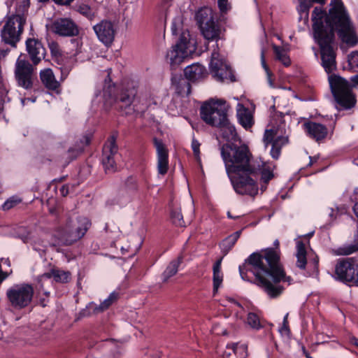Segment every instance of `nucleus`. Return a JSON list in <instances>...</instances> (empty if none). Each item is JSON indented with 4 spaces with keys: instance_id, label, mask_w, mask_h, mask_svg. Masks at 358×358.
I'll list each match as a JSON object with an SVG mask.
<instances>
[{
    "instance_id": "f257e3e1",
    "label": "nucleus",
    "mask_w": 358,
    "mask_h": 358,
    "mask_svg": "<svg viewBox=\"0 0 358 358\" xmlns=\"http://www.w3.org/2000/svg\"><path fill=\"white\" fill-rule=\"evenodd\" d=\"M220 153L227 174L238 194L255 197L259 190L258 179L264 183L260 187L264 192L268 182L274 177L270 166L261 159H254L245 143H224L220 148Z\"/></svg>"
},
{
    "instance_id": "f03ea898",
    "label": "nucleus",
    "mask_w": 358,
    "mask_h": 358,
    "mask_svg": "<svg viewBox=\"0 0 358 358\" xmlns=\"http://www.w3.org/2000/svg\"><path fill=\"white\" fill-rule=\"evenodd\" d=\"M273 245L275 248H266L252 253L238 268L244 280H249L247 273L251 272L255 277V284L271 299L278 297L283 292L285 287L280 285L281 282H287L289 285L292 280L290 276L286 275L280 262L278 240H275Z\"/></svg>"
},
{
    "instance_id": "7ed1b4c3",
    "label": "nucleus",
    "mask_w": 358,
    "mask_h": 358,
    "mask_svg": "<svg viewBox=\"0 0 358 358\" xmlns=\"http://www.w3.org/2000/svg\"><path fill=\"white\" fill-rule=\"evenodd\" d=\"M326 10L315 7L312 13L313 36L320 49L322 65L327 73L336 69V54L333 45L335 40L334 23H331Z\"/></svg>"
},
{
    "instance_id": "20e7f679",
    "label": "nucleus",
    "mask_w": 358,
    "mask_h": 358,
    "mask_svg": "<svg viewBox=\"0 0 358 358\" xmlns=\"http://www.w3.org/2000/svg\"><path fill=\"white\" fill-rule=\"evenodd\" d=\"M334 6L330 8L329 20L334 23V31L336 29L341 41L351 46L358 43V39L353 30L348 14L341 0H333L331 3Z\"/></svg>"
},
{
    "instance_id": "39448f33",
    "label": "nucleus",
    "mask_w": 358,
    "mask_h": 358,
    "mask_svg": "<svg viewBox=\"0 0 358 358\" xmlns=\"http://www.w3.org/2000/svg\"><path fill=\"white\" fill-rule=\"evenodd\" d=\"M92 226L91 220L85 216L76 220L69 218L65 224L57 229L59 239L65 245H71L82 239Z\"/></svg>"
},
{
    "instance_id": "423d86ee",
    "label": "nucleus",
    "mask_w": 358,
    "mask_h": 358,
    "mask_svg": "<svg viewBox=\"0 0 358 358\" xmlns=\"http://www.w3.org/2000/svg\"><path fill=\"white\" fill-rule=\"evenodd\" d=\"M329 83L332 95L341 109L349 110L355 107L357 99L348 80L332 74L329 76Z\"/></svg>"
},
{
    "instance_id": "0eeeda50",
    "label": "nucleus",
    "mask_w": 358,
    "mask_h": 358,
    "mask_svg": "<svg viewBox=\"0 0 358 358\" xmlns=\"http://www.w3.org/2000/svg\"><path fill=\"white\" fill-rule=\"evenodd\" d=\"M229 106L223 99H210L200 108L201 118L208 125L216 127L224 124Z\"/></svg>"
},
{
    "instance_id": "6e6552de",
    "label": "nucleus",
    "mask_w": 358,
    "mask_h": 358,
    "mask_svg": "<svg viewBox=\"0 0 358 358\" xmlns=\"http://www.w3.org/2000/svg\"><path fill=\"white\" fill-rule=\"evenodd\" d=\"M334 276L345 285L358 287V261L351 257L339 259L335 265Z\"/></svg>"
},
{
    "instance_id": "1a4fd4ad",
    "label": "nucleus",
    "mask_w": 358,
    "mask_h": 358,
    "mask_svg": "<svg viewBox=\"0 0 358 358\" xmlns=\"http://www.w3.org/2000/svg\"><path fill=\"white\" fill-rule=\"evenodd\" d=\"M34 294V287L29 283L14 285L6 291V297L10 305L16 310L28 307L32 301Z\"/></svg>"
},
{
    "instance_id": "9d476101",
    "label": "nucleus",
    "mask_w": 358,
    "mask_h": 358,
    "mask_svg": "<svg viewBox=\"0 0 358 358\" xmlns=\"http://www.w3.org/2000/svg\"><path fill=\"white\" fill-rule=\"evenodd\" d=\"M26 24V18L22 15H12L8 17L1 30L2 41L13 47L20 41Z\"/></svg>"
},
{
    "instance_id": "9b49d317",
    "label": "nucleus",
    "mask_w": 358,
    "mask_h": 358,
    "mask_svg": "<svg viewBox=\"0 0 358 358\" xmlns=\"http://www.w3.org/2000/svg\"><path fill=\"white\" fill-rule=\"evenodd\" d=\"M194 50V45L185 34H182L177 43L166 55L171 69H176Z\"/></svg>"
},
{
    "instance_id": "f8f14e48",
    "label": "nucleus",
    "mask_w": 358,
    "mask_h": 358,
    "mask_svg": "<svg viewBox=\"0 0 358 358\" xmlns=\"http://www.w3.org/2000/svg\"><path fill=\"white\" fill-rule=\"evenodd\" d=\"M209 67L210 73L216 80L220 82L224 80L236 81L235 76L229 64H227L225 59L220 57L217 43H216V49H214L212 52Z\"/></svg>"
},
{
    "instance_id": "ddd939ff",
    "label": "nucleus",
    "mask_w": 358,
    "mask_h": 358,
    "mask_svg": "<svg viewBox=\"0 0 358 358\" xmlns=\"http://www.w3.org/2000/svg\"><path fill=\"white\" fill-rule=\"evenodd\" d=\"M34 65L27 59L26 55L21 54L15 66V78L17 85L25 90H31L34 85Z\"/></svg>"
},
{
    "instance_id": "4468645a",
    "label": "nucleus",
    "mask_w": 358,
    "mask_h": 358,
    "mask_svg": "<svg viewBox=\"0 0 358 358\" xmlns=\"http://www.w3.org/2000/svg\"><path fill=\"white\" fill-rule=\"evenodd\" d=\"M51 31L61 37H76L80 34L78 25L69 17L55 20L50 26Z\"/></svg>"
},
{
    "instance_id": "2eb2a0df",
    "label": "nucleus",
    "mask_w": 358,
    "mask_h": 358,
    "mask_svg": "<svg viewBox=\"0 0 358 358\" xmlns=\"http://www.w3.org/2000/svg\"><path fill=\"white\" fill-rule=\"evenodd\" d=\"M117 150L116 138L110 136L104 144L102 151L101 162L106 173H113L117 171L115 155H117Z\"/></svg>"
},
{
    "instance_id": "dca6fc26",
    "label": "nucleus",
    "mask_w": 358,
    "mask_h": 358,
    "mask_svg": "<svg viewBox=\"0 0 358 358\" xmlns=\"http://www.w3.org/2000/svg\"><path fill=\"white\" fill-rule=\"evenodd\" d=\"M26 50L32 64L38 65L46 55V50L41 41L35 38H28L25 42Z\"/></svg>"
},
{
    "instance_id": "f3484780",
    "label": "nucleus",
    "mask_w": 358,
    "mask_h": 358,
    "mask_svg": "<svg viewBox=\"0 0 358 358\" xmlns=\"http://www.w3.org/2000/svg\"><path fill=\"white\" fill-rule=\"evenodd\" d=\"M99 40L106 45H110L114 41L115 30L109 20H101L93 27Z\"/></svg>"
},
{
    "instance_id": "a211bd4d",
    "label": "nucleus",
    "mask_w": 358,
    "mask_h": 358,
    "mask_svg": "<svg viewBox=\"0 0 358 358\" xmlns=\"http://www.w3.org/2000/svg\"><path fill=\"white\" fill-rule=\"evenodd\" d=\"M153 143L157 150L158 173L164 176L169 169V152L162 140L155 137Z\"/></svg>"
},
{
    "instance_id": "6ab92c4d",
    "label": "nucleus",
    "mask_w": 358,
    "mask_h": 358,
    "mask_svg": "<svg viewBox=\"0 0 358 358\" xmlns=\"http://www.w3.org/2000/svg\"><path fill=\"white\" fill-rule=\"evenodd\" d=\"M137 94V87L134 82H128L124 85L120 92L115 97L117 102L122 103V106L127 108L131 105Z\"/></svg>"
},
{
    "instance_id": "aec40b11",
    "label": "nucleus",
    "mask_w": 358,
    "mask_h": 358,
    "mask_svg": "<svg viewBox=\"0 0 358 358\" xmlns=\"http://www.w3.org/2000/svg\"><path fill=\"white\" fill-rule=\"evenodd\" d=\"M195 20L200 31L218 20L217 14L209 7H203L198 10Z\"/></svg>"
},
{
    "instance_id": "412c9836",
    "label": "nucleus",
    "mask_w": 358,
    "mask_h": 358,
    "mask_svg": "<svg viewBox=\"0 0 358 358\" xmlns=\"http://www.w3.org/2000/svg\"><path fill=\"white\" fill-rule=\"evenodd\" d=\"M303 127L308 135L317 142L324 140L327 136L328 129L322 124L308 121L303 123Z\"/></svg>"
},
{
    "instance_id": "4be33fe9",
    "label": "nucleus",
    "mask_w": 358,
    "mask_h": 358,
    "mask_svg": "<svg viewBox=\"0 0 358 358\" xmlns=\"http://www.w3.org/2000/svg\"><path fill=\"white\" fill-rule=\"evenodd\" d=\"M171 80L176 93L178 96H188L191 94V82L185 76L182 74H173Z\"/></svg>"
},
{
    "instance_id": "5701e85b",
    "label": "nucleus",
    "mask_w": 358,
    "mask_h": 358,
    "mask_svg": "<svg viewBox=\"0 0 358 358\" xmlns=\"http://www.w3.org/2000/svg\"><path fill=\"white\" fill-rule=\"evenodd\" d=\"M184 76L194 83L203 80L208 76V72L204 66L194 63L185 68Z\"/></svg>"
},
{
    "instance_id": "b1692460",
    "label": "nucleus",
    "mask_w": 358,
    "mask_h": 358,
    "mask_svg": "<svg viewBox=\"0 0 358 358\" xmlns=\"http://www.w3.org/2000/svg\"><path fill=\"white\" fill-rule=\"evenodd\" d=\"M224 29H223L219 22V20L212 23V24L205 27L201 31V34L205 39L208 41H215L217 43L219 40L222 39V35Z\"/></svg>"
},
{
    "instance_id": "393cba45",
    "label": "nucleus",
    "mask_w": 358,
    "mask_h": 358,
    "mask_svg": "<svg viewBox=\"0 0 358 358\" xmlns=\"http://www.w3.org/2000/svg\"><path fill=\"white\" fill-rule=\"evenodd\" d=\"M40 79L44 86L50 90H57L59 88L60 84L56 80L51 69H45L40 72Z\"/></svg>"
},
{
    "instance_id": "a878e982",
    "label": "nucleus",
    "mask_w": 358,
    "mask_h": 358,
    "mask_svg": "<svg viewBox=\"0 0 358 358\" xmlns=\"http://www.w3.org/2000/svg\"><path fill=\"white\" fill-rule=\"evenodd\" d=\"M237 117L238 122L245 129H250L254 124L253 116L248 108L241 105V108L237 111Z\"/></svg>"
},
{
    "instance_id": "bb28decb",
    "label": "nucleus",
    "mask_w": 358,
    "mask_h": 358,
    "mask_svg": "<svg viewBox=\"0 0 358 358\" xmlns=\"http://www.w3.org/2000/svg\"><path fill=\"white\" fill-rule=\"evenodd\" d=\"M215 127H218L221 129L222 136L227 141H236L238 136L235 127L230 123L227 117L225 118L223 124L216 126Z\"/></svg>"
},
{
    "instance_id": "cd10ccee",
    "label": "nucleus",
    "mask_w": 358,
    "mask_h": 358,
    "mask_svg": "<svg viewBox=\"0 0 358 358\" xmlns=\"http://www.w3.org/2000/svg\"><path fill=\"white\" fill-rule=\"evenodd\" d=\"M222 261V257L217 259L213 266V282L214 293L217 292L223 281V274L221 271Z\"/></svg>"
},
{
    "instance_id": "c85d7f7f",
    "label": "nucleus",
    "mask_w": 358,
    "mask_h": 358,
    "mask_svg": "<svg viewBox=\"0 0 358 358\" xmlns=\"http://www.w3.org/2000/svg\"><path fill=\"white\" fill-rule=\"evenodd\" d=\"M289 143L288 136H278L271 143V155L273 159H278L281 154L282 148Z\"/></svg>"
},
{
    "instance_id": "c756f323",
    "label": "nucleus",
    "mask_w": 358,
    "mask_h": 358,
    "mask_svg": "<svg viewBox=\"0 0 358 358\" xmlns=\"http://www.w3.org/2000/svg\"><path fill=\"white\" fill-rule=\"evenodd\" d=\"M243 228L226 237L221 243L222 251L226 255L234 246L240 238Z\"/></svg>"
},
{
    "instance_id": "7c9ffc66",
    "label": "nucleus",
    "mask_w": 358,
    "mask_h": 358,
    "mask_svg": "<svg viewBox=\"0 0 358 358\" xmlns=\"http://www.w3.org/2000/svg\"><path fill=\"white\" fill-rule=\"evenodd\" d=\"M306 250L304 243L299 241L296 243V266L300 269H306L307 264Z\"/></svg>"
},
{
    "instance_id": "2f4dec72",
    "label": "nucleus",
    "mask_w": 358,
    "mask_h": 358,
    "mask_svg": "<svg viewBox=\"0 0 358 358\" xmlns=\"http://www.w3.org/2000/svg\"><path fill=\"white\" fill-rule=\"evenodd\" d=\"M182 257H178L177 259H173L166 268L162 273L163 282H167L172 276L175 275L178 270V267L182 263Z\"/></svg>"
},
{
    "instance_id": "473e14b6",
    "label": "nucleus",
    "mask_w": 358,
    "mask_h": 358,
    "mask_svg": "<svg viewBox=\"0 0 358 358\" xmlns=\"http://www.w3.org/2000/svg\"><path fill=\"white\" fill-rule=\"evenodd\" d=\"M358 252V238H355L350 243H345L336 250L337 255L347 256Z\"/></svg>"
},
{
    "instance_id": "72a5a7b5",
    "label": "nucleus",
    "mask_w": 358,
    "mask_h": 358,
    "mask_svg": "<svg viewBox=\"0 0 358 358\" xmlns=\"http://www.w3.org/2000/svg\"><path fill=\"white\" fill-rule=\"evenodd\" d=\"M53 280L57 283L65 284L71 280V273L69 271H64L59 268L54 267Z\"/></svg>"
},
{
    "instance_id": "f704fd0d",
    "label": "nucleus",
    "mask_w": 358,
    "mask_h": 358,
    "mask_svg": "<svg viewBox=\"0 0 358 358\" xmlns=\"http://www.w3.org/2000/svg\"><path fill=\"white\" fill-rule=\"evenodd\" d=\"M83 152L81 148L71 146L67 150V157L62 164V169H64L71 162L76 160Z\"/></svg>"
},
{
    "instance_id": "c9c22d12",
    "label": "nucleus",
    "mask_w": 358,
    "mask_h": 358,
    "mask_svg": "<svg viewBox=\"0 0 358 358\" xmlns=\"http://www.w3.org/2000/svg\"><path fill=\"white\" fill-rule=\"evenodd\" d=\"M138 182L136 177L129 176L124 182V189L126 192L134 194L138 192Z\"/></svg>"
},
{
    "instance_id": "e433bc0d",
    "label": "nucleus",
    "mask_w": 358,
    "mask_h": 358,
    "mask_svg": "<svg viewBox=\"0 0 358 358\" xmlns=\"http://www.w3.org/2000/svg\"><path fill=\"white\" fill-rule=\"evenodd\" d=\"M273 52L275 55L276 59L282 63L285 66H289L291 64V60L287 54L285 52L284 49L278 45L273 44L272 45Z\"/></svg>"
},
{
    "instance_id": "4c0bfd02",
    "label": "nucleus",
    "mask_w": 358,
    "mask_h": 358,
    "mask_svg": "<svg viewBox=\"0 0 358 358\" xmlns=\"http://www.w3.org/2000/svg\"><path fill=\"white\" fill-rule=\"evenodd\" d=\"M118 298L119 294L116 292H113L98 307H96L95 310L98 312H103L107 310Z\"/></svg>"
},
{
    "instance_id": "58836bf2",
    "label": "nucleus",
    "mask_w": 358,
    "mask_h": 358,
    "mask_svg": "<svg viewBox=\"0 0 358 358\" xmlns=\"http://www.w3.org/2000/svg\"><path fill=\"white\" fill-rule=\"evenodd\" d=\"M92 138V135L91 134H85L77 138L73 146L77 148H81L82 151L84 152L85 148L90 144Z\"/></svg>"
},
{
    "instance_id": "ea45409f",
    "label": "nucleus",
    "mask_w": 358,
    "mask_h": 358,
    "mask_svg": "<svg viewBox=\"0 0 358 358\" xmlns=\"http://www.w3.org/2000/svg\"><path fill=\"white\" fill-rule=\"evenodd\" d=\"M171 219L172 222L178 227H185V222L183 220L180 209L175 208L171 212Z\"/></svg>"
},
{
    "instance_id": "a19ab883",
    "label": "nucleus",
    "mask_w": 358,
    "mask_h": 358,
    "mask_svg": "<svg viewBox=\"0 0 358 358\" xmlns=\"http://www.w3.org/2000/svg\"><path fill=\"white\" fill-rule=\"evenodd\" d=\"M318 265H319V259L318 257H314L311 259H309L307 261L306 264V269L307 273L308 275H313L315 274L318 273Z\"/></svg>"
},
{
    "instance_id": "79ce46f5",
    "label": "nucleus",
    "mask_w": 358,
    "mask_h": 358,
    "mask_svg": "<svg viewBox=\"0 0 358 358\" xmlns=\"http://www.w3.org/2000/svg\"><path fill=\"white\" fill-rule=\"evenodd\" d=\"M247 322L252 329L258 330L262 328V326L260 323L259 317L255 313H249L248 314Z\"/></svg>"
},
{
    "instance_id": "37998d69",
    "label": "nucleus",
    "mask_w": 358,
    "mask_h": 358,
    "mask_svg": "<svg viewBox=\"0 0 358 358\" xmlns=\"http://www.w3.org/2000/svg\"><path fill=\"white\" fill-rule=\"evenodd\" d=\"M111 78L109 76V74L107 76V77L105 79V85L103 87V96L108 97H112L113 95V92L115 90V85L110 84Z\"/></svg>"
},
{
    "instance_id": "c03bdc74",
    "label": "nucleus",
    "mask_w": 358,
    "mask_h": 358,
    "mask_svg": "<svg viewBox=\"0 0 358 358\" xmlns=\"http://www.w3.org/2000/svg\"><path fill=\"white\" fill-rule=\"evenodd\" d=\"M275 135L276 132L272 129L265 130L263 141L266 146H268L269 144H271L275 141L276 138Z\"/></svg>"
},
{
    "instance_id": "a18cd8bd",
    "label": "nucleus",
    "mask_w": 358,
    "mask_h": 358,
    "mask_svg": "<svg viewBox=\"0 0 358 358\" xmlns=\"http://www.w3.org/2000/svg\"><path fill=\"white\" fill-rule=\"evenodd\" d=\"M22 201L20 199H18L15 196H12L7 199L3 204L2 205V209L3 210H8L15 206H17L18 203H20Z\"/></svg>"
},
{
    "instance_id": "49530a36",
    "label": "nucleus",
    "mask_w": 358,
    "mask_h": 358,
    "mask_svg": "<svg viewBox=\"0 0 358 358\" xmlns=\"http://www.w3.org/2000/svg\"><path fill=\"white\" fill-rule=\"evenodd\" d=\"M71 43L75 47V50L71 52V56L76 57L82 52L83 41L80 38H73L71 40Z\"/></svg>"
},
{
    "instance_id": "de8ad7c7",
    "label": "nucleus",
    "mask_w": 358,
    "mask_h": 358,
    "mask_svg": "<svg viewBox=\"0 0 358 358\" xmlns=\"http://www.w3.org/2000/svg\"><path fill=\"white\" fill-rule=\"evenodd\" d=\"M312 5L310 0H299V12L301 15L304 14L305 17L308 18V11Z\"/></svg>"
},
{
    "instance_id": "09e8293b",
    "label": "nucleus",
    "mask_w": 358,
    "mask_h": 358,
    "mask_svg": "<svg viewBox=\"0 0 358 358\" xmlns=\"http://www.w3.org/2000/svg\"><path fill=\"white\" fill-rule=\"evenodd\" d=\"M348 64L351 68H358V51H354L348 55Z\"/></svg>"
},
{
    "instance_id": "8fccbe9b",
    "label": "nucleus",
    "mask_w": 358,
    "mask_h": 358,
    "mask_svg": "<svg viewBox=\"0 0 358 358\" xmlns=\"http://www.w3.org/2000/svg\"><path fill=\"white\" fill-rule=\"evenodd\" d=\"M217 6L221 13H227L231 9L228 0H217Z\"/></svg>"
},
{
    "instance_id": "3c124183",
    "label": "nucleus",
    "mask_w": 358,
    "mask_h": 358,
    "mask_svg": "<svg viewBox=\"0 0 358 358\" xmlns=\"http://www.w3.org/2000/svg\"><path fill=\"white\" fill-rule=\"evenodd\" d=\"M51 54L54 56L61 55L60 49L57 42L52 41L48 44Z\"/></svg>"
},
{
    "instance_id": "603ef678",
    "label": "nucleus",
    "mask_w": 358,
    "mask_h": 358,
    "mask_svg": "<svg viewBox=\"0 0 358 358\" xmlns=\"http://www.w3.org/2000/svg\"><path fill=\"white\" fill-rule=\"evenodd\" d=\"M200 143L195 139H193L192 142V148L193 153L196 159L200 158Z\"/></svg>"
},
{
    "instance_id": "864d4df0",
    "label": "nucleus",
    "mask_w": 358,
    "mask_h": 358,
    "mask_svg": "<svg viewBox=\"0 0 358 358\" xmlns=\"http://www.w3.org/2000/svg\"><path fill=\"white\" fill-rule=\"evenodd\" d=\"M261 63H262V67L264 68V69L266 72L268 76L270 77L271 75V71L269 69V67L268 66V65H267V64L266 62V59H265V50L264 48L262 49V51H261Z\"/></svg>"
},
{
    "instance_id": "5fc2aeb1",
    "label": "nucleus",
    "mask_w": 358,
    "mask_h": 358,
    "mask_svg": "<svg viewBox=\"0 0 358 358\" xmlns=\"http://www.w3.org/2000/svg\"><path fill=\"white\" fill-rule=\"evenodd\" d=\"M287 317H288V314H287L284 317L283 322H282V328L280 329V331L289 334L290 332V329L289 328Z\"/></svg>"
},
{
    "instance_id": "6e6d98bb",
    "label": "nucleus",
    "mask_w": 358,
    "mask_h": 358,
    "mask_svg": "<svg viewBox=\"0 0 358 358\" xmlns=\"http://www.w3.org/2000/svg\"><path fill=\"white\" fill-rule=\"evenodd\" d=\"M52 273H54V267L52 268L48 272H46V273H43L42 275H40L38 277V282L41 280H42L43 278H47V279L53 278L54 275L52 274Z\"/></svg>"
},
{
    "instance_id": "4d7b16f0",
    "label": "nucleus",
    "mask_w": 358,
    "mask_h": 358,
    "mask_svg": "<svg viewBox=\"0 0 358 358\" xmlns=\"http://www.w3.org/2000/svg\"><path fill=\"white\" fill-rule=\"evenodd\" d=\"M329 217H330V222H332L334 221L338 215V209H334L332 208H329Z\"/></svg>"
},
{
    "instance_id": "13d9d810",
    "label": "nucleus",
    "mask_w": 358,
    "mask_h": 358,
    "mask_svg": "<svg viewBox=\"0 0 358 358\" xmlns=\"http://www.w3.org/2000/svg\"><path fill=\"white\" fill-rule=\"evenodd\" d=\"M72 69L71 66H64L60 68L61 69V73H62V78H66L67 76L69 75V72L71 71Z\"/></svg>"
},
{
    "instance_id": "bf43d9fd",
    "label": "nucleus",
    "mask_w": 358,
    "mask_h": 358,
    "mask_svg": "<svg viewBox=\"0 0 358 358\" xmlns=\"http://www.w3.org/2000/svg\"><path fill=\"white\" fill-rule=\"evenodd\" d=\"M59 192L62 196H66L69 192V185L66 184L62 185L59 189Z\"/></svg>"
},
{
    "instance_id": "052dcab7",
    "label": "nucleus",
    "mask_w": 358,
    "mask_h": 358,
    "mask_svg": "<svg viewBox=\"0 0 358 358\" xmlns=\"http://www.w3.org/2000/svg\"><path fill=\"white\" fill-rule=\"evenodd\" d=\"M40 162L41 163L44 164H50L52 162V158L51 157V156H41L40 158Z\"/></svg>"
},
{
    "instance_id": "680f3d73",
    "label": "nucleus",
    "mask_w": 358,
    "mask_h": 358,
    "mask_svg": "<svg viewBox=\"0 0 358 358\" xmlns=\"http://www.w3.org/2000/svg\"><path fill=\"white\" fill-rule=\"evenodd\" d=\"M240 349L243 351V353H242L243 358H248V345L245 344H243L240 346Z\"/></svg>"
},
{
    "instance_id": "e2e57ef3",
    "label": "nucleus",
    "mask_w": 358,
    "mask_h": 358,
    "mask_svg": "<svg viewBox=\"0 0 358 358\" xmlns=\"http://www.w3.org/2000/svg\"><path fill=\"white\" fill-rule=\"evenodd\" d=\"M352 89L358 85V73L350 78Z\"/></svg>"
},
{
    "instance_id": "0e129e2a",
    "label": "nucleus",
    "mask_w": 358,
    "mask_h": 358,
    "mask_svg": "<svg viewBox=\"0 0 358 358\" xmlns=\"http://www.w3.org/2000/svg\"><path fill=\"white\" fill-rule=\"evenodd\" d=\"M55 3L59 4V5H69L70 4L73 0H53Z\"/></svg>"
},
{
    "instance_id": "69168bd1",
    "label": "nucleus",
    "mask_w": 358,
    "mask_h": 358,
    "mask_svg": "<svg viewBox=\"0 0 358 358\" xmlns=\"http://www.w3.org/2000/svg\"><path fill=\"white\" fill-rule=\"evenodd\" d=\"M227 348H231L233 350L234 353L236 354L237 351H238V343H231V345H228Z\"/></svg>"
},
{
    "instance_id": "338daca9",
    "label": "nucleus",
    "mask_w": 358,
    "mask_h": 358,
    "mask_svg": "<svg viewBox=\"0 0 358 358\" xmlns=\"http://www.w3.org/2000/svg\"><path fill=\"white\" fill-rule=\"evenodd\" d=\"M67 178V176H63L60 178H55L54 180H52V183H58V182H62L63 181H64Z\"/></svg>"
},
{
    "instance_id": "774afa93",
    "label": "nucleus",
    "mask_w": 358,
    "mask_h": 358,
    "mask_svg": "<svg viewBox=\"0 0 358 358\" xmlns=\"http://www.w3.org/2000/svg\"><path fill=\"white\" fill-rule=\"evenodd\" d=\"M302 351H303V354L304 355V356L306 357V358H313L310 355V353L306 350V348L305 347H302Z\"/></svg>"
}]
</instances>
